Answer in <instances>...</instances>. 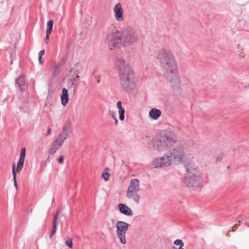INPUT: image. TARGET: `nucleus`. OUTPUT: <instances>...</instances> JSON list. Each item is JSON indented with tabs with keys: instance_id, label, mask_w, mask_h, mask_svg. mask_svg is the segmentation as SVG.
<instances>
[{
	"instance_id": "nucleus-35",
	"label": "nucleus",
	"mask_w": 249,
	"mask_h": 249,
	"mask_svg": "<svg viewBox=\"0 0 249 249\" xmlns=\"http://www.w3.org/2000/svg\"><path fill=\"white\" fill-rule=\"evenodd\" d=\"M57 214H58V213H56L54 215L53 221H57Z\"/></svg>"
},
{
	"instance_id": "nucleus-17",
	"label": "nucleus",
	"mask_w": 249,
	"mask_h": 249,
	"mask_svg": "<svg viewBox=\"0 0 249 249\" xmlns=\"http://www.w3.org/2000/svg\"><path fill=\"white\" fill-rule=\"evenodd\" d=\"M116 107L118 109V113L119 115V119L121 121H123L124 120V108L122 107V103L121 101L117 102Z\"/></svg>"
},
{
	"instance_id": "nucleus-28",
	"label": "nucleus",
	"mask_w": 249,
	"mask_h": 249,
	"mask_svg": "<svg viewBox=\"0 0 249 249\" xmlns=\"http://www.w3.org/2000/svg\"><path fill=\"white\" fill-rule=\"evenodd\" d=\"M56 228H57V221H53V230H54L56 231Z\"/></svg>"
},
{
	"instance_id": "nucleus-16",
	"label": "nucleus",
	"mask_w": 249,
	"mask_h": 249,
	"mask_svg": "<svg viewBox=\"0 0 249 249\" xmlns=\"http://www.w3.org/2000/svg\"><path fill=\"white\" fill-rule=\"evenodd\" d=\"M161 114V111L156 108H152L149 112V115L150 118L153 120H157Z\"/></svg>"
},
{
	"instance_id": "nucleus-6",
	"label": "nucleus",
	"mask_w": 249,
	"mask_h": 249,
	"mask_svg": "<svg viewBox=\"0 0 249 249\" xmlns=\"http://www.w3.org/2000/svg\"><path fill=\"white\" fill-rule=\"evenodd\" d=\"M116 234L120 242L123 244L126 243V233L128 229L129 224L123 221L116 223Z\"/></svg>"
},
{
	"instance_id": "nucleus-10",
	"label": "nucleus",
	"mask_w": 249,
	"mask_h": 249,
	"mask_svg": "<svg viewBox=\"0 0 249 249\" xmlns=\"http://www.w3.org/2000/svg\"><path fill=\"white\" fill-rule=\"evenodd\" d=\"M68 136L64 133H60L55 141L52 143L49 153L51 155H53L56 151L62 145Z\"/></svg>"
},
{
	"instance_id": "nucleus-7",
	"label": "nucleus",
	"mask_w": 249,
	"mask_h": 249,
	"mask_svg": "<svg viewBox=\"0 0 249 249\" xmlns=\"http://www.w3.org/2000/svg\"><path fill=\"white\" fill-rule=\"evenodd\" d=\"M170 155L174 165L182 162L185 159L184 148L181 146H177L169 151Z\"/></svg>"
},
{
	"instance_id": "nucleus-33",
	"label": "nucleus",
	"mask_w": 249,
	"mask_h": 249,
	"mask_svg": "<svg viewBox=\"0 0 249 249\" xmlns=\"http://www.w3.org/2000/svg\"><path fill=\"white\" fill-rule=\"evenodd\" d=\"M51 33V32H48L46 31V38H45V41H46L47 40H48L49 39V35Z\"/></svg>"
},
{
	"instance_id": "nucleus-39",
	"label": "nucleus",
	"mask_w": 249,
	"mask_h": 249,
	"mask_svg": "<svg viewBox=\"0 0 249 249\" xmlns=\"http://www.w3.org/2000/svg\"><path fill=\"white\" fill-rule=\"evenodd\" d=\"M183 246H179V247L178 249H184L183 248Z\"/></svg>"
},
{
	"instance_id": "nucleus-40",
	"label": "nucleus",
	"mask_w": 249,
	"mask_h": 249,
	"mask_svg": "<svg viewBox=\"0 0 249 249\" xmlns=\"http://www.w3.org/2000/svg\"><path fill=\"white\" fill-rule=\"evenodd\" d=\"M247 226L249 227V224H246Z\"/></svg>"
},
{
	"instance_id": "nucleus-4",
	"label": "nucleus",
	"mask_w": 249,
	"mask_h": 249,
	"mask_svg": "<svg viewBox=\"0 0 249 249\" xmlns=\"http://www.w3.org/2000/svg\"><path fill=\"white\" fill-rule=\"evenodd\" d=\"M185 172L184 181L188 187L195 189L201 186L202 178L197 164L188 163L186 165Z\"/></svg>"
},
{
	"instance_id": "nucleus-22",
	"label": "nucleus",
	"mask_w": 249,
	"mask_h": 249,
	"mask_svg": "<svg viewBox=\"0 0 249 249\" xmlns=\"http://www.w3.org/2000/svg\"><path fill=\"white\" fill-rule=\"evenodd\" d=\"M53 20H50L47 22V29L46 31L49 32H52L53 30Z\"/></svg>"
},
{
	"instance_id": "nucleus-5",
	"label": "nucleus",
	"mask_w": 249,
	"mask_h": 249,
	"mask_svg": "<svg viewBox=\"0 0 249 249\" xmlns=\"http://www.w3.org/2000/svg\"><path fill=\"white\" fill-rule=\"evenodd\" d=\"M175 142L171 135L165 133L157 136L154 140L153 143V148L154 149L159 151H163Z\"/></svg>"
},
{
	"instance_id": "nucleus-12",
	"label": "nucleus",
	"mask_w": 249,
	"mask_h": 249,
	"mask_svg": "<svg viewBox=\"0 0 249 249\" xmlns=\"http://www.w3.org/2000/svg\"><path fill=\"white\" fill-rule=\"evenodd\" d=\"M140 183L139 180L137 178H134L130 180L127 191L138 192L140 190Z\"/></svg>"
},
{
	"instance_id": "nucleus-20",
	"label": "nucleus",
	"mask_w": 249,
	"mask_h": 249,
	"mask_svg": "<svg viewBox=\"0 0 249 249\" xmlns=\"http://www.w3.org/2000/svg\"><path fill=\"white\" fill-rule=\"evenodd\" d=\"M79 66L80 64L78 63H76L74 67L71 70L70 72L72 75H74L76 76L79 75L78 74L79 73Z\"/></svg>"
},
{
	"instance_id": "nucleus-8",
	"label": "nucleus",
	"mask_w": 249,
	"mask_h": 249,
	"mask_svg": "<svg viewBox=\"0 0 249 249\" xmlns=\"http://www.w3.org/2000/svg\"><path fill=\"white\" fill-rule=\"evenodd\" d=\"M26 149L25 148H22L20 150V157L18 161L17 169H15V164L13 163L12 164V174L13 175V180L14 181V186L16 189L18 188L16 172H19L21 171L24 162L25 158Z\"/></svg>"
},
{
	"instance_id": "nucleus-9",
	"label": "nucleus",
	"mask_w": 249,
	"mask_h": 249,
	"mask_svg": "<svg viewBox=\"0 0 249 249\" xmlns=\"http://www.w3.org/2000/svg\"><path fill=\"white\" fill-rule=\"evenodd\" d=\"M174 164L169 152L163 156L156 158L153 161V165L155 168L169 167Z\"/></svg>"
},
{
	"instance_id": "nucleus-18",
	"label": "nucleus",
	"mask_w": 249,
	"mask_h": 249,
	"mask_svg": "<svg viewBox=\"0 0 249 249\" xmlns=\"http://www.w3.org/2000/svg\"><path fill=\"white\" fill-rule=\"evenodd\" d=\"M16 82L18 85L21 92H23L25 90L24 86L25 84V80L24 76L23 75H20L16 79Z\"/></svg>"
},
{
	"instance_id": "nucleus-38",
	"label": "nucleus",
	"mask_w": 249,
	"mask_h": 249,
	"mask_svg": "<svg viewBox=\"0 0 249 249\" xmlns=\"http://www.w3.org/2000/svg\"><path fill=\"white\" fill-rule=\"evenodd\" d=\"M115 124H118V120L117 119H115Z\"/></svg>"
},
{
	"instance_id": "nucleus-23",
	"label": "nucleus",
	"mask_w": 249,
	"mask_h": 249,
	"mask_svg": "<svg viewBox=\"0 0 249 249\" xmlns=\"http://www.w3.org/2000/svg\"><path fill=\"white\" fill-rule=\"evenodd\" d=\"M78 77H79V75L76 76V75L71 74V78L70 79V81L71 82V86H72L73 85H74L75 84L74 81H76L77 78H78Z\"/></svg>"
},
{
	"instance_id": "nucleus-36",
	"label": "nucleus",
	"mask_w": 249,
	"mask_h": 249,
	"mask_svg": "<svg viewBox=\"0 0 249 249\" xmlns=\"http://www.w3.org/2000/svg\"><path fill=\"white\" fill-rule=\"evenodd\" d=\"M42 57L38 56V61H39V63L40 64H42L43 63V61H42Z\"/></svg>"
},
{
	"instance_id": "nucleus-24",
	"label": "nucleus",
	"mask_w": 249,
	"mask_h": 249,
	"mask_svg": "<svg viewBox=\"0 0 249 249\" xmlns=\"http://www.w3.org/2000/svg\"><path fill=\"white\" fill-rule=\"evenodd\" d=\"M66 245L70 247V248H72L73 243H72V240L71 238H69L67 240L65 241Z\"/></svg>"
},
{
	"instance_id": "nucleus-34",
	"label": "nucleus",
	"mask_w": 249,
	"mask_h": 249,
	"mask_svg": "<svg viewBox=\"0 0 249 249\" xmlns=\"http://www.w3.org/2000/svg\"><path fill=\"white\" fill-rule=\"evenodd\" d=\"M51 132V128L49 127L48 128V130H47L46 133L45 134V135L46 136L49 135V134H50Z\"/></svg>"
},
{
	"instance_id": "nucleus-41",
	"label": "nucleus",
	"mask_w": 249,
	"mask_h": 249,
	"mask_svg": "<svg viewBox=\"0 0 249 249\" xmlns=\"http://www.w3.org/2000/svg\"><path fill=\"white\" fill-rule=\"evenodd\" d=\"M112 222L114 223L115 222V221L114 220H112Z\"/></svg>"
},
{
	"instance_id": "nucleus-32",
	"label": "nucleus",
	"mask_w": 249,
	"mask_h": 249,
	"mask_svg": "<svg viewBox=\"0 0 249 249\" xmlns=\"http://www.w3.org/2000/svg\"><path fill=\"white\" fill-rule=\"evenodd\" d=\"M44 53H45V50H41L38 53V56L42 57V56L44 54Z\"/></svg>"
},
{
	"instance_id": "nucleus-29",
	"label": "nucleus",
	"mask_w": 249,
	"mask_h": 249,
	"mask_svg": "<svg viewBox=\"0 0 249 249\" xmlns=\"http://www.w3.org/2000/svg\"><path fill=\"white\" fill-rule=\"evenodd\" d=\"M55 232H56V231H55L54 230H52L50 231V234H49L50 238H51Z\"/></svg>"
},
{
	"instance_id": "nucleus-3",
	"label": "nucleus",
	"mask_w": 249,
	"mask_h": 249,
	"mask_svg": "<svg viewBox=\"0 0 249 249\" xmlns=\"http://www.w3.org/2000/svg\"><path fill=\"white\" fill-rule=\"evenodd\" d=\"M115 67L119 72L120 85L127 92H132L136 89L137 80L134 71L129 63L124 58L115 61Z\"/></svg>"
},
{
	"instance_id": "nucleus-13",
	"label": "nucleus",
	"mask_w": 249,
	"mask_h": 249,
	"mask_svg": "<svg viewBox=\"0 0 249 249\" xmlns=\"http://www.w3.org/2000/svg\"><path fill=\"white\" fill-rule=\"evenodd\" d=\"M118 208L121 213L126 216H131L133 213L132 210L126 205L123 203L118 204Z\"/></svg>"
},
{
	"instance_id": "nucleus-30",
	"label": "nucleus",
	"mask_w": 249,
	"mask_h": 249,
	"mask_svg": "<svg viewBox=\"0 0 249 249\" xmlns=\"http://www.w3.org/2000/svg\"><path fill=\"white\" fill-rule=\"evenodd\" d=\"M44 53H45V50H41L38 53V56L42 57V56L44 54Z\"/></svg>"
},
{
	"instance_id": "nucleus-19",
	"label": "nucleus",
	"mask_w": 249,
	"mask_h": 249,
	"mask_svg": "<svg viewBox=\"0 0 249 249\" xmlns=\"http://www.w3.org/2000/svg\"><path fill=\"white\" fill-rule=\"evenodd\" d=\"M71 131V122L68 121L66 122L64 126L62 128V130L61 131V133H64L66 134L67 136H68V134L70 133Z\"/></svg>"
},
{
	"instance_id": "nucleus-2",
	"label": "nucleus",
	"mask_w": 249,
	"mask_h": 249,
	"mask_svg": "<svg viewBox=\"0 0 249 249\" xmlns=\"http://www.w3.org/2000/svg\"><path fill=\"white\" fill-rule=\"evenodd\" d=\"M139 38L136 29L131 26L123 28L121 30H114L107 34L105 41L110 47H124L135 44Z\"/></svg>"
},
{
	"instance_id": "nucleus-21",
	"label": "nucleus",
	"mask_w": 249,
	"mask_h": 249,
	"mask_svg": "<svg viewBox=\"0 0 249 249\" xmlns=\"http://www.w3.org/2000/svg\"><path fill=\"white\" fill-rule=\"evenodd\" d=\"M108 168L105 169L104 172L102 173V176L106 181H108L110 178V174L108 173Z\"/></svg>"
},
{
	"instance_id": "nucleus-26",
	"label": "nucleus",
	"mask_w": 249,
	"mask_h": 249,
	"mask_svg": "<svg viewBox=\"0 0 249 249\" xmlns=\"http://www.w3.org/2000/svg\"><path fill=\"white\" fill-rule=\"evenodd\" d=\"M62 67L61 65L59 64L58 65L55 66L54 69V72L55 74L58 73L60 71V69Z\"/></svg>"
},
{
	"instance_id": "nucleus-37",
	"label": "nucleus",
	"mask_w": 249,
	"mask_h": 249,
	"mask_svg": "<svg viewBox=\"0 0 249 249\" xmlns=\"http://www.w3.org/2000/svg\"><path fill=\"white\" fill-rule=\"evenodd\" d=\"M111 117L115 120L117 118L115 116V115L114 113L111 114Z\"/></svg>"
},
{
	"instance_id": "nucleus-11",
	"label": "nucleus",
	"mask_w": 249,
	"mask_h": 249,
	"mask_svg": "<svg viewBox=\"0 0 249 249\" xmlns=\"http://www.w3.org/2000/svg\"><path fill=\"white\" fill-rule=\"evenodd\" d=\"M113 11L115 19L117 21L121 22L124 21V14L121 3L118 2L116 3L113 7Z\"/></svg>"
},
{
	"instance_id": "nucleus-1",
	"label": "nucleus",
	"mask_w": 249,
	"mask_h": 249,
	"mask_svg": "<svg viewBox=\"0 0 249 249\" xmlns=\"http://www.w3.org/2000/svg\"><path fill=\"white\" fill-rule=\"evenodd\" d=\"M164 76L173 88L180 85V79L178 72V67L175 58L170 51L160 49L157 55Z\"/></svg>"
},
{
	"instance_id": "nucleus-15",
	"label": "nucleus",
	"mask_w": 249,
	"mask_h": 249,
	"mask_svg": "<svg viewBox=\"0 0 249 249\" xmlns=\"http://www.w3.org/2000/svg\"><path fill=\"white\" fill-rule=\"evenodd\" d=\"M61 104L63 106H66L69 102V94L68 90L66 88H63L62 91V94L60 96Z\"/></svg>"
},
{
	"instance_id": "nucleus-31",
	"label": "nucleus",
	"mask_w": 249,
	"mask_h": 249,
	"mask_svg": "<svg viewBox=\"0 0 249 249\" xmlns=\"http://www.w3.org/2000/svg\"><path fill=\"white\" fill-rule=\"evenodd\" d=\"M44 53H45V50H41L38 53V56L42 57V56L44 54Z\"/></svg>"
},
{
	"instance_id": "nucleus-25",
	"label": "nucleus",
	"mask_w": 249,
	"mask_h": 249,
	"mask_svg": "<svg viewBox=\"0 0 249 249\" xmlns=\"http://www.w3.org/2000/svg\"><path fill=\"white\" fill-rule=\"evenodd\" d=\"M174 244L179 246H184L183 241L180 239H177L174 241Z\"/></svg>"
},
{
	"instance_id": "nucleus-27",
	"label": "nucleus",
	"mask_w": 249,
	"mask_h": 249,
	"mask_svg": "<svg viewBox=\"0 0 249 249\" xmlns=\"http://www.w3.org/2000/svg\"><path fill=\"white\" fill-rule=\"evenodd\" d=\"M64 157L63 156L61 155L59 157V158L57 159V161L59 162V163L62 164L63 163Z\"/></svg>"
},
{
	"instance_id": "nucleus-14",
	"label": "nucleus",
	"mask_w": 249,
	"mask_h": 249,
	"mask_svg": "<svg viewBox=\"0 0 249 249\" xmlns=\"http://www.w3.org/2000/svg\"><path fill=\"white\" fill-rule=\"evenodd\" d=\"M137 192L126 191V197L128 199L133 200L137 204H138L139 203L141 196Z\"/></svg>"
}]
</instances>
